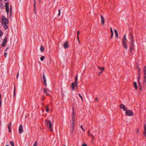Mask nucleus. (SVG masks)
Masks as SVG:
<instances>
[{
    "label": "nucleus",
    "mask_w": 146,
    "mask_h": 146,
    "mask_svg": "<svg viewBox=\"0 0 146 146\" xmlns=\"http://www.w3.org/2000/svg\"><path fill=\"white\" fill-rule=\"evenodd\" d=\"M46 123L47 124V127L50 129V130L52 131H53V128L52 127L51 122L50 120L46 119L45 120Z\"/></svg>",
    "instance_id": "nucleus-1"
},
{
    "label": "nucleus",
    "mask_w": 146,
    "mask_h": 146,
    "mask_svg": "<svg viewBox=\"0 0 146 146\" xmlns=\"http://www.w3.org/2000/svg\"><path fill=\"white\" fill-rule=\"evenodd\" d=\"M1 23L8 24L9 21L7 18H6L5 16H2L1 17Z\"/></svg>",
    "instance_id": "nucleus-2"
},
{
    "label": "nucleus",
    "mask_w": 146,
    "mask_h": 146,
    "mask_svg": "<svg viewBox=\"0 0 146 146\" xmlns=\"http://www.w3.org/2000/svg\"><path fill=\"white\" fill-rule=\"evenodd\" d=\"M125 115L128 116H132L133 115V113L131 110H128L125 111Z\"/></svg>",
    "instance_id": "nucleus-3"
},
{
    "label": "nucleus",
    "mask_w": 146,
    "mask_h": 146,
    "mask_svg": "<svg viewBox=\"0 0 146 146\" xmlns=\"http://www.w3.org/2000/svg\"><path fill=\"white\" fill-rule=\"evenodd\" d=\"M7 42V37H5L4 40L2 42V46H5L6 45V43Z\"/></svg>",
    "instance_id": "nucleus-4"
},
{
    "label": "nucleus",
    "mask_w": 146,
    "mask_h": 146,
    "mask_svg": "<svg viewBox=\"0 0 146 146\" xmlns=\"http://www.w3.org/2000/svg\"><path fill=\"white\" fill-rule=\"evenodd\" d=\"M72 123H71V127L73 129H74L75 128V119L73 118L72 119Z\"/></svg>",
    "instance_id": "nucleus-5"
},
{
    "label": "nucleus",
    "mask_w": 146,
    "mask_h": 146,
    "mask_svg": "<svg viewBox=\"0 0 146 146\" xmlns=\"http://www.w3.org/2000/svg\"><path fill=\"white\" fill-rule=\"evenodd\" d=\"M19 131L20 133H22L23 132V125L22 124L20 125L19 129Z\"/></svg>",
    "instance_id": "nucleus-6"
},
{
    "label": "nucleus",
    "mask_w": 146,
    "mask_h": 146,
    "mask_svg": "<svg viewBox=\"0 0 146 146\" xmlns=\"http://www.w3.org/2000/svg\"><path fill=\"white\" fill-rule=\"evenodd\" d=\"M120 108V109H123L124 111L126 110V108L125 106L123 104H121L119 105Z\"/></svg>",
    "instance_id": "nucleus-7"
},
{
    "label": "nucleus",
    "mask_w": 146,
    "mask_h": 146,
    "mask_svg": "<svg viewBox=\"0 0 146 146\" xmlns=\"http://www.w3.org/2000/svg\"><path fill=\"white\" fill-rule=\"evenodd\" d=\"M127 40L126 38V36L125 35H124L123 38H122V43H126Z\"/></svg>",
    "instance_id": "nucleus-8"
},
{
    "label": "nucleus",
    "mask_w": 146,
    "mask_h": 146,
    "mask_svg": "<svg viewBox=\"0 0 146 146\" xmlns=\"http://www.w3.org/2000/svg\"><path fill=\"white\" fill-rule=\"evenodd\" d=\"M43 82L45 86H47V83L46 82V77L45 75L43 74Z\"/></svg>",
    "instance_id": "nucleus-9"
},
{
    "label": "nucleus",
    "mask_w": 146,
    "mask_h": 146,
    "mask_svg": "<svg viewBox=\"0 0 146 146\" xmlns=\"http://www.w3.org/2000/svg\"><path fill=\"white\" fill-rule=\"evenodd\" d=\"M131 44H133L134 45V38H133V36L132 34V33L131 34Z\"/></svg>",
    "instance_id": "nucleus-10"
},
{
    "label": "nucleus",
    "mask_w": 146,
    "mask_h": 146,
    "mask_svg": "<svg viewBox=\"0 0 146 146\" xmlns=\"http://www.w3.org/2000/svg\"><path fill=\"white\" fill-rule=\"evenodd\" d=\"M63 46L65 48H68V42L66 41L64 44Z\"/></svg>",
    "instance_id": "nucleus-11"
},
{
    "label": "nucleus",
    "mask_w": 146,
    "mask_h": 146,
    "mask_svg": "<svg viewBox=\"0 0 146 146\" xmlns=\"http://www.w3.org/2000/svg\"><path fill=\"white\" fill-rule=\"evenodd\" d=\"M90 130H89L88 132V135L89 136L91 137H92V139H93L94 140V136L92 134L90 133Z\"/></svg>",
    "instance_id": "nucleus-12"
},
{
    "label": "nucleus",
    "mask_w": 146,
    "mask_h": 146,
    "mask_svg": "<svg viewBox=\"0 0 146 146\" xmlns=\"http://www.w3.org/2000/svg\"><path fill=\"white\" fill-rule=\"evenodd\" d=\"M101 22L102 25H104V18L102 15H101Z\"/></svg>",
    "instance_id": "nucleus-13"
},
{
    "label": "nucleus",
    "mask_w": 146,
    "mask_h": 146,
    "mask_svg": "<svg viewBox=\"0 0 146 146\" xmlns=\"http://www.w3.org/2000/svg\"><path fill=\"white\" fill-rule=\"evenodd\" d=\"M12 123L11 122H10L8 124V128L9 129V132H11V125Z\"/></svg>",
    "instance_id": "nucleus-14"
},
{
    "label": "nucleus",
    "mask_w": 146,
    "mask_h": 146,
    "mask_svg": "<svg viewBox=\"0 0 146 146\" xmlns=\"http://www.w3.org/2000/svg\"><path fill=\"white\" fill-rule=\"evenodd\" d=\"M1 24L5 29H7L8 28V26L7 25L8 24L3 23H1Z\"/></svg>",
    "instance_id": "nucleus-15"
},
{
    "label": "nucleus",
    "mask_w": 146,
    "mask_h": 146,
    "mask_svg": "<svg viewBox=\"0 0 146 146\" xmlns=\"http://www.w3.org/2000/svg\"><path fill=\"white\" fill-rule=\"evenodd\" d=\"M123 47L125 48L126 50L127 49V45L126 43H122Z\"/></svg>",
    "instance_id": "nucleus-16"
},
{
    "label": "nucleus",
    "mask_w": 146,
    "mask_h": 146,
    "mask_svg": "<svg viewBox=\"0 0 146 146\" xmlns=\"http://www.w3.org/2000/svg\"><path fill=\"white\" fill-rule=\"evenodd\" d=\"M144 134L145 136L146 137V125L145 124L144 125Z\"/></svg>",
    "instance_id": "nucleus-17"
},
{
    "label": "nucleus",
    "mask_w": 146,
    "mask_h": 146,
    "mask_svg": "<svg viewBox=\"0 0 146 146\" xmlns=\"http://www.w3.org/2000/svg\"><path fill=\"white\" fill-rule=\"evenodd\" d=\"M138 86L139 88V90H142V85L139 81L138 82Z\"/></svg>",
    "instance_id": "nucleus-18"
},
{
    "label": "nucleus",
    "mask_w": 146,
    "mask_h": 146,
    "mask_svg": "<svg viewBox=\"0 0 146 146\" xmlns=\"http://www.w3.org/2000/svg\"><path fill=\"white\" fill-rule=\"evenodd\" d=\"M131 45L130 46V50L131 52H132V50L134 48V45L131 44Z\"/></svg>",
    "instance_id": "nucleus-19"
},
{
    "label": "nucleus",
    "mask_w": 146,
    "mask_h": 146,
    "mask_svg": "<svg viewBox=\"0 0 146 146\" xmlns=\"http://www.w3.org/2000/svg\"><path fill=\"white\" fill-rule=\"evenodd\" d=\"M72 86L73 90H74L75 87V83L74 82H72Z\"/></svg>",
    "instance_id": "nucleus-20"
},
{
    "label": "nucleus",
    "mask_w": 146,
    "mask_h": 146,
    "mask_svg": "<svg viewBox=\"0 0 146 146\" xmlns=\"http://www.w3.org/2000/svg\"><path fill=\"white\" fill-rule=\"evenodd\" d=\"M114 31L115 34L116 35V37L117 38L118 36V34L117 33V30L115 29L114 30Z\"/></svg>",
    "instance_id": "nucleus-21"
},
{
    "label": "nucleus",
    "mask_w": 146,
    "mask_h": 146,
    "mask_svg": "<svg viewBox=\"0 0 146 146\" xmlns=\"http://www.w3.org/2000/svg\"><path fill=\"white\" fill-rule=\"evenodd\" d=\"M78 80V75H76L75 76V81L76 82V85H77Z\"/></svg>",
    "instance_id": "nucleus-22"
},
{
    "label": "nucleus",
    "mask_w": 146,
    "mask_h": 146,
    "mask_svg": "<svg viewBox=\"0 0 146 146\" xmlns=\"http://www.w3.org/2000/svg\"><path fill=\"white\" fill-rule=\"evenodd\" d=\"M134 85L135 88L137 89V83L136 82H134Z\"/></svg>",
    "instance_id": "nucleus-23"
},
{
    "label": "nucleus",
    "mask_w": 146,
    "mask_h": 146,
    "mask_svg": "<svg viewBox=\"0 0 146 146\" xmlns=\"http://www.w3.org/2000/svg\"><path fill=\"white\" fill-rule=\"evenodd\" d=\"M44 47L42 46H40V50L42 52H43L44 51Z\"/></svg>",
    "instance_id": "nucleus-24"
},
{
    "label": "nucleus",
    "mask_w": 146,
    "mask_h": 146,
    "mask_svg": "<svg viewBox=\"0 0 146 146\" xmlns=\"http://www.w3.org/2000/svg\"><path fill=\"white\" fill-rule=\"evenodd\" d=\"M75 111H74V110L73 111H72V118H73L74 119H75Z\"/></svg>",
    "instance_id": "nucleus-25"
},
{
    "label": "nucleus",
    "mask_w": 146,
    "mask_h": 146,
    "mask_svg": "<svg viewBox=\"0 0 146 146\" xmlns=\"http://www.w3.org/2000/svg\"><path fill=\"white\" fill-rule=\"evenodd\" d=\"M0 7L1 9H3L4 7L3 4L2 3L0 2Z\"/></svg>",
    "instance_id": "nucleus-26"
},
{
    "label": "nucleus",
    "mask_w": 146,
    "mask_h": 146,
    "mask_svg": "<svg viewBox=\"0 0 146 146\" xmlns=\"http://www.w3.org/2000/svg\"><path fill=\"white\" fill-rule=\"evenodd\" d=\"M144 73L145 75H146V66H145L143 69Z\"/></svg>",
    "instance_id": "nucleus-27"
},
{
    "label": "nucleus",
    "mask_w": 146,
    "mask_h": 146,
    "mask_svg": "<svg viewBox=\"0 0 146 146\" xmlns=\"http://www.w3.org/2000/svg\"><path fill=\"white\" fill-rule=\"evenodd\" d=\"M136 67H137V69H138V72H139V74H140V71H141V70H140V68H139V67L138 66V65L136 66Z\"/></svg>",
    "instance_id": "nucleus-28"
},
{
    "label": "nucleus",
    "mask_w": 146,
    "mask_h": 146,
    "mask_svg": "<svg viewBox=\"0 0 146 146\" xmlns=\"http://www.w3.org/2000/svg\"><path fill=\"white\" fill-rule=\"evenodd\" d=\"M6 12L7 13V14H8V13L9 11V7H6Z\"/></svg>",
    "instance_id": "nucleus-29"
},
{
    "label": "nucleus",
    "mask_w": 146,
    "mask_h": 146,
    "mask_svg": "<svg viewBox=\"0 0 146 146\" xmlns=\"http://www.w3.org/2000/svg\"><path fill=\"white\" fill-rule=\"evenodd\" d=\"M98 68L100 70H102V71L104 69V67H101L99 66H98Z\"/></svg>",
    "instance_id": "nucleus-30"
},
{
    "label": "nucleus",
    "mask_w": 146,
    "mask_h": 146,
    "mask_svg": "<svg viewBox=\"0 0 146 146\" xmlns=\"http://www.w3.org/2000/svg\"><path fill=\"white\" fill-rule=\"evenodd\" d=\"M143 84H144L146 82V76H145L144 77V78L143 81Z\"/></svg>",
    "instance_id": "nucleus-31"
},
{
    "label": "nucleus",
    "mask_w": 146,
    "mask_h": 146,
    "mask_svg": "<svg viewBox=\"0 0 146 146\" xmlns=\"http://www.w3.org/2000/svg\"><path fill=\"white\" fill-rule=\"evenodd\" d=\"M5 6L6 7H9V2H7L5 4Z\"/></svg>",
    "instance_id": "nucleus-32"
},
{
    "label": "nucleus",
    "mask_w": 146,
    "mask_h": 146,
    "mask_svg": "<svg viewBox=\"0 0 146 146\" xmlns=\"http://www.w3.org/2000/svg\"><path fill=\"white\" fill-rule=\"evenodd\" d=\"M140 78V74H139V75L137 78V80L138 81H139V79Z\"/></svg>",
    "instance_id": "nucleus-33"
},
{
    "label": "nucleus",
    "mask_w": 146,
    "mask_h": 146,
    "mask_svg": "<svg viewBox=\"0 0 146 146\" xmlns=\"http://www.w3.org/2000/svg\"><path fill=\"white\" fill-rule=\"evenodd\" d=\"M10 143L12 146H14V143H13V142L12 141H10Z\"/></svg>",
    "instance_id": "nucleus-34"
},
{
    "label": "nucleus",
    "mask_w": 146,
    "mask_h": 146,
    "mask_svg": "<svg viewBox=\"0 0 146 146\" xmlns=\"http://www.w3.org/2000/svg\"><path fill=\"white\" fill-rule=\"evenodd\" d=\"M60 11H61V10L60 9H59L58 10V17H60Z\"/></svg>",
    "instance_id": "nucleus-35"
},
{
    "label": "nucleus",
    "mask_w": 146,
    "mask_h": 146,
    "mask_svg": "<svg viewBox=\"0 0 146 146\" xmlns=\"http://www.w3.org/2000/svg\"><path fill=\"white\" fill-rule=\"evenodd\" d=\"M38 144V142L37 141H36L34 144L33 146H36Z\"/></svg>",
    "instance_id": "nucleus-36"
},
{
    "label": "nucleus",
    "mask_w": 146,
    "mask_h": 146,
    "mask_svg": "<svg viewBox=\"0 0 146 146\" xmlns=\"http://www.w3.org/2000/svg\"><path fill=\"white\" fill-rule=\"evenodd\" d=\"M44 58V56H42L40 58V60L41 61H42L43 60Z\"/></svg>",
    "instance_id": "nucleus-37"
},
{
    "label": "nucleus",
    "mask_w": 146,
    "mask_h": 146,
    "mask_svg": "<svg viewBox=\"0 0 146 146\" xmlns=\"http://www.w3.org/2000/svg\"><path fill=\"white\" fill-rule=\"evenodd\" d=\"M78 95H79V97L81 98L82 100V101H83V98H82V96H81V94L79 93L78 94Z\"/></svg>",
    "instance_id": "nucleus-38"
},
{
    "label": "nucleus",
    "mask_w": 146,
    "mask_h": 146,
    "mask_svg": "<svg viewBox=\"0 0 146 146\" xmlns=\"http://www.w3.org/2000/svg\"><path fill=\"white\" fill-rule=\"evenodd\" d=\"M34 13L35 14L36 13V8H34Z\"/></svg>",
    "instance_id": "nucleus-39"
},
{
    "label": "nucleus",
    "mask_w": 146,
    "mask_h": 146,
    "mask_svg": "<svg viewBox=\"0 0 146 146\" xmlns=\"http://www.w3.org/2000/svg\"><path fill=\"white\" fill-rule=\"evenodd\" d=\"M49 111V109L48 107V106H47L46 107V111L47 112H48Z\"/></svg>",
    "instance_id": "nucleus-40"
},
{
    "label": "nucleus",
    "mask_w": 146,
    "mask_h": 146,
    "mask_svg": "<svg viewBox=\"0 0 146 146\" xmlns=\"http://www.w3.org/2000/svg\"><path fill=\"white\" fill-rule=\"evenodd\" d=\"M43 90H44V93H46V94L47 93V91L46 89H45V88Z\"/></svg>",
    "instance_id": "nucleus-41"
},
{
    "label": "nucleus",
    "mask_w": 146,
    "mask_h": 146,
    "mask_svg": "<svg viewBox=\"0 0 146 146\" xmlns=\"http://www.w3.org/2000/svg\"><path fill=\"white\" fill-rule=\"evenodd\" d=\"M65 93V92L63 90H61V94L62 95H63Z\"/></svg>",
    "instance_id": "nucleus-42"
},
{
    "label": "nucleus",
    "mask_w": 146,
    "mask_h": 146,
    "mask_svg": "<svg viewBox=\"0 0 146 146\" xmlns=\"http://www.w3.org/2000/svg\"><path fill=\"white\" fill-rule=\"evenodd\" d=\"M3 35V33L1 31H0V37L1 36Z\"/></svg>",
    "instance_id": "nucleus-43"
},
{
    "label": "nucleus",
    "mask_w": 146,
    "mask_h": 146,
    "mask_svg": "<svg viewBox=\"0 0 146 146\" xmlns=\"http://www.w3.org/2000/svg\"><path fill=\"white\" fill-rule=\"evenodd\" d=\"M80 127L84 131H85V130L84 129L82 125H81Z\"/></svg>",
    "instance_id": "nucleus-44"
},
{
    "label": "nucleus",
    "mask_w": 146,
    "mask_h": 146,
    "mask_svg": "<svg viewBox=\"0 0 146 146\" xmlns=\"http://www.w3.org/2000/svg\"><path fill=\"white\" fill-rule=\"evenodd\" d=\"M113 32L111 33V38H112V37L113 36Z\"/></svg>",
    "instance_id": "nucleus-45"
},
{
    "label": "nucleus",
    "mask_w": 146,
    "mask_h": 146,
    "mask_svg": "<svg viewBox=\"0 0 146 146\" xmlns=\"http://www.w3.org/2000/svg\"><path fill=\"white\" fill-rule=\"evenodd\" d=\"M15 87H14V96H15Z\"/></svg>",
    "instance_id": "nucleus-46"
},
{
    "label": "nucleus",
    "mask_w": 146,
    "mask_h": 146,
    "mask_svg": "<svg viewBox=\"0 0 146 146\" xmlns=\"http://www.w3.org/2000/svg\"><path fill=\"white\" fill-rule=\"evenodd\" d=\"M7 53L6 52H5L4 54V56L5 57H7Z\"/></svg>",
    "instance_id": "nucleus-47"
},
{
    "label": "nucleus",
    "mask_w": 146,
    "mask_h": 146,
    "mask_svg": "<svg viewBox=\"0 0 146 146\" xmlns=\"http://www.w3.org/2000/svg\"><path fill=\"white\" fill-rule=\"evenodd\" d=\"M74 129H71L70 131V132L71 133H72L74 131Z\"/></svg>",
    "instance_id": "nucleus-48"
},
{
    "label": "nucleus",
    "mask_w": 146,
    "mask_h": 146,
    "mask_svg": "<svg viewBox=\"0 0 146 146\" xmlns=\"http://www.w3.org/2000/svg\"><path fill=\"white\" fill-rule=\"evenodd\" d=\"M110 31H111V33H113V30H112V28L111 27L110 28Z\"/></svg>",
    "instance_id": "nucleus-49"
},
{
    "label": "nucleus",
    "mask_w": 146,
    "mask_h": 146,
    "mask_svg": "<svg viewBox=\"0 0 146 146\" xmlns=\"http://www.w3.org/2000/svg\"><path fill=\"white\" fill-rule=\"evenodd\" d=\"M82 146H87L86 144H82Z\"/></svg>",
    "instance_id": "nucleus-50"
},
{
    "label": "nucleus",
    "mask_w": 146,
    "mask_h": 146,
    "mask_svg": "<svg viewBox=\"0 0 146 146\" xmlns=\"http://www.w3.org/2000/svg\"><path fill=\"white\" fill-rule=\"evenodd\" d=\"M19 72H17V76H16V78H17L19 76Z\"/></svg>",
    "instance_id": "nucleus-51"
},
{
    "label": "nucleus",
    "mask_w": 146,
    "mask_h": 146,
    "mask_svg": "<svg viewBox=\"0 0 146 146\" xmlns=\"http://www.w3.org/2000/svg\"><path fill=\"white\" fill-rule=\"evenodd\" d=\"M80 34V32H79V31L78 30V32H77V35H78L79 34Z\"/></svg>",
    "instance_id": "nucleus-52"
},
{
    "label": "nucleus",
    "mask_w": 146,
    "mask_h": 146,
    "mask_svg": "<svg viewBox=\"0 0 146 146\" xmlns=\"http://www.w3.org/2000/svg\"><path fill=\"white\" fill-rule=\"evenodd\" d=\"M77 38L78 40V41L79 42V36H78V35H77Z\"/></svg>",
    "instance_id": "nucleus-53"
},
{
    "label": "nucleus",
    "mask_w": 146,
    "mask_h": 146,
    "mask_svg": "<svg viewBox=\"0 0 146 146\" xmlns=\"http://www.w3.org/2000/svg\"><path fill=\"white\" fill-rule=\"evenodd\" d=\"M98 100V97H96L95 99V100L96 101H97Z\"/></svg>",
    "instance_id": "nucleus-54"
},
{
    "label": "nucleus",
    "mask_w": 146,
    "mask_h": 146,
    "mask_svg": "<svg viewBox=\"0 0 146 146\" xmlns=\"http://www.w3.org/2000/svg\"><path fill=\"white\" fill-rule=\"evenodd\" d=\"M36 5V2H34V4H33V5Z\"/></svg>",
    "instance_id": "nucleus-55"
},
{
    "label": "nucleus",
    "mask_w": 146,
    "mask_h": 146,
    "mask_svg": "<svg viewBox=\"0 0 146 146\" xmlns=\"http://www.w3.org/2000/svg\"><path fill=\"white\" fill-rule=\"evenodd\" d=\"M46 95L48 96H49L50 95V94H49V93H46Z\"/></svg>",
    "instance_id": "nucleus-56"
},
{
    "label": "nucleus",
    "mask_w": 146,
    "mask_h": 146,
    "mask_svg": "<svg viewBox=\"0 0 146 146\" xmlns=\"http://www.w3.org/2000/svg\"><path fill=\"white\" fill-rule=\"evenodd\" d=\"M8 48H6L5 49V52H6V51L8 50Z\"/></svg>",
    "instance_id": "nucleus-57"
},
{
    "label": "nucleus",
    "mask_w": 146,
    "mask_h": 146,
    "mask_svg": "<svg viewBox=\"0 0 146 146\" xmlns=\"http://www.w3.org/2000/svg\"><path fill=\"white\" fill-rule=\"evenodd\" d=\"M11 9H12V6L11 5H10V10L11 11Z\"/></svg>",
    "instance_id": "nucleus-58"
},
{
    "label": "nucleus",
    "mask_w": 146,
    "mask_h": 146,
    "mask_svg": "<svg viewBox=\"0 0 146 146\" xmlns=\"http://www.w3.org/2000/svg\"><path fill=\"white\" fill-rule=\"evenodd\" d=\"M102 71H102H102H101V72H100V74H99V75L100 74H101L102 72Z\"/></svg>",
    "instance_id": "nucleus-59"
},
{
    "label": "nucleus",
    "mask_w": 146,
    "mask_h": 146,
    "mask_svg": "<svg viewBox=\"0 0 146 146\" xmlns=\"http://www.w3.org/2000/svg\"><path fill=\"white\" fill-rule=\"evenodd\" d=\"M139 129H138L137 130V132H139Z\"/></svg>",
    "instance_id": "nucleus-60"
},
{
    "label": "nucleus",
    "mask_w": 146,
    "mask_h": 146,
    "mask_svg": "<svg viewBox=\"0 0 146 146\" xmlns=\"http://www.w3.org/2000/svg\"><path fill=\"white\" fill-rule=\"evenodd\" d=\"M10 15L11 16V11L10 12V15Z\"/></svg>",
    "instance_id": "nucleus-61"
},
{
    "label": "nucleus",
    "mask_w": 146,
    "mask_h": 146,
    "mask_svg": "<svg viewBox=\"0 0 146 146\" xmlns=\"http://www.w3.org/2000/svg\"><path fill=\"white\" fill-rule=\"evenodd\" d=\"M34 8H36V5H34Z\"/></svg>",
    "instance_id": "nucleus-62"
},
{
    "label": "nucleus",
    "mask_w": 146,
    "mask_h": 146,
    "mask_svg": "<svg viewBox=\"0 0 146 146\" xmlns=\"http://www.w3.org/2000/svg\"><path fill=\"white\" fill-rule=\"evenodd\" d=\"M74 110V108H72V111H73Z\"/></svg>",
    "instance_id": "nucleus-63"
},
{
    "label": "nucleus",
    "mask_w": 146,
    "mask_h": 146,
    "mask_svg": "<svg viewBox=\"0 0 146 146\" xmlns=\"http://www.w3.org/2000/svg\"><path fill=\"white\" fill-rule=\"evenodd\" d=\"M1 94H0V99H1Z\"/></svg>",
    "instance_id": "nucleus-64"
}]
</instances>
